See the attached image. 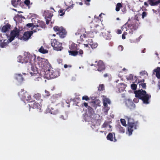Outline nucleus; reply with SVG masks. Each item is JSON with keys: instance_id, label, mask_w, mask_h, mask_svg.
<instances>
[{"instance_id": "nucleus-1", "label": "nucleus", "mask_w": 160, "mask_h": 160, "mask_svg": "<svg viewBox=\"0 0 160 160\" xmlns=\"http://www.w3.org/2000/svg\"><path fill=\"white\" fill-rule=\"evenodd\" d=\"M140 22L137 19H134L130 24L128 25L126 24L122 27V31H126L129 34L131 35L134 31L136 30L139 27Z\"/></svg>"}, {"instance_id": "nucleus-2", "label": "nucleus", "mask_w": 160, "mask_h": 160, "mask_svg": "<svg viewBox=\"0 0 160 160\" xmlns=\"http://www.w3.org/2000/svg\"><path fill=\"white\" fill-rule=\"evenodd\" d=\"M36 55L33 54H30L28 52L24 54V57L23 58L24 63H27L28 69L31 68V67H34V65H36V62L35 61L36 59Z\"/></svg>"}, {"instance_id": "nucleus-3", "label": "nucleus", "mask_w": 160, "mask_h": 160, "mask_svg": "<svg viewBox=\"0 0 160 160\" xmlns=\"http://www.w3.org/2000/svg\"><path fill=\"white\" fill-rule=\"evenodd\" d=\"M134 93L136 98L142 99L143 103L146 104L149 103V99L151 98V95L147 94L145 90L141 89L135 91Z\"/></svg>"}, {"instance_id": "nucleus-4", "label": "nucleus", "mask_w": 160, "mask_h": 160, "mask_svg": "<svg viewBox=\"0 0 160 160\" xmlns=\"http://www.w3.org/2000/svg\"><path fill=\"white\" fill-rule=\"evenodd\" d=\"M37 59L38 62H36V65L34 67L37 66L38 69L45 71L50 67V64L47 59L40 57L38 58Z\"/></svg>"}, {"instance_id": "nucleus-5", "label": "nucleus", "mask_w": 160, "mask_h": 160, "mask_svg": "<svg viewBox=\"0 0 160 160\" xmlns=\"http://www.w3.org/2000/svg\"><path fill=\"white\" fill-rule=\"evenodd\" d=\"M125 118L128 121V134L130 136L132 134L133 130L136 129V124L134 122L133 119L129 117L125 116Z\"/></svg>"}, {"instance_id": "nucleus-6", "label": "nucleus", "mask_w": 160, "mask_h": 160, "mask_svg": "<svg viewBox=\"0 0 160 160\" xmlns=\"http://www.w3.org/2000/svg\"><path fill=\"white\" fill-rule=\"evenodd\" d=\"M28 72L31 75L32 78L36 81H38L41 79L39 74L38 73L37 66L31 67V68L28 69Z\"/></svg>"}, {"instance_id": "nucleus-7", "label": "nucleus", "mask_w": 160, "mask_h": 160, "mask_svg": "<svg viewBox=\"0 0 160 160\" xmlns=\"http://www.w3.org/2000/svg\"><path fill=\"white\" fill-rule=\"evenodd\" d=\"M44 71L45 72V77L48 79L53 78H56L59 76V72L58 71H54L51 69H49Z\"/></svg>"}, {"instance_id": "nucleus-8", "label": "nucleus", "mask_w": 160, "mask_h": 160, "mask_svg": "<svg viewBox=\"0 0 160 160\" xmlns=\"http://www.w3.org/2000/svg\"><path fill=\"white\" fill-rule=\"evenodd\" d=\"M24 89H22L20 92H19L18 94L21 99L24 102H28L31 99V97L27 92H24Z\"/></svg>"}, {"instance_id": "nucleus-9", "label": "nucleus", "mask_w": 160, "mask_h": 160, "mask_svg": "<svg viewBox=\"0 0 160 160\" xmlns=\"http://www.w3.org/2000/svg\"><path fill=\"white\" fill-rule=\"evenodd\" d=\"M51 44L54 50L61 51L62 49V43L58 42L56 39L51 40Z\"/></svg>"}, {"instance_id": "nucleus-10", "label": "nucleus", "mask_w": 160, "mask_h": 160, "mask_svg": "<svg viewBox=\"0 0 160 160\" xmlns=\"http://www.w3.org/2000/svg\"><path fill=\"white\" fill-rule=\"evenodd\" d=\"M53 29L55 31L57 32V34H58L60 38H64L65 37L66 32L62 27L56 26L53 28Z\"/></svg>"}, {"instance_id": "nucleus-11", "label": "nucleus", "mask_w": 160, "mask_h": 160, "mask_svg": "<svg viewBox=\"0 0 160 160\" xmlns=\"http://www.w3.org/2000/svg\"><path fill=\"white\" fill-rule=\"evenodd\" d=\"M43 15L45 17L46 24H48L53 16L52 12L48 10L44 11L43 12Z\"/></svg>"}, {"instance_id": "nucleus-12", "label": "nucleus", "mask_w": 160, "mask_h": 160, "mask_svg": "<svg viewBox=\"0 0 160 160\" xmlns=\"http://www.w3.org/2000/svg\"><path fill=\"white\" fill-rule=\"evenodd\" d=\"M20 31L16 28L12 31L10 35V38H9V42H11L15 37H18L19 35Z\"/></svg>"}, {"instance_id": "nucleus-13", "label": "nucleus", "mask_w": 160, "mask_h": 160, "mask_svg": "<svg viewBox=\"0 0 160 160\" xmlns=\"http://www.w3.org/2000/svg\"><path fill=\"white\" fill-rule=\"evenodd\" d=\"M112 126L109 125L108 123L106 121L102 125L101 129L102 130L100 131V132H104L106 134L107 133V131H110L111 130V128Z\"/></svg>"}, {"instance_id": "nucleus-14", "label": "nucleus", "mask_w": 160, "mask_h": 160, "mask_svg": "<svg viewBox=\"0 0 160 160\" xmlns=\"http://www.w3.org/2000/svg\"><path fill=\"white\" fill-rule=\"evenodd\" d=\"M32 22L33 21L37 22V23H35L36 25V28L35 29L40 28H45V24L44 23V22L41 21L40 20H38L36 19H32Z\"/></svg>"}, {"instance_id": "nucleus-15", "label": "nucleus", "mask_w": 160, "mask_h": 160, "mask_svg": "<svg viewBox=\"0 0 160 160\" xmlns=\"http://www.w3.org/2000/svg\"><path fill=\"white\" fill-rule=\"evenodd\" d=\"M33 33V31H30L25 32L23 36L20 39L24 41L28 40Z\"/></svg>"}, {"instance_id": "nucleus-16", "label": "nucleus", "mask_w": 160, "mask_h": 160, "mask_svg": "<svg viewBox=\"0 0 160 160\" xmlns=\"http://www.w3.org/2000/svg\"><path fill=\"white\" fill-rule=\"evenodd\" d=\"M10 42H9V39L3 40L2 37L0 36V45L2 48L5 47L8 45V44Z\"/></svg>"}, {"instance_id": "nucleus-17", "label": "nucleus", "mask_w": 160, "mask_h": 160, "mask_svg": "<svg viewBox=\"0 0 160 160\" xmlns=\"http://www.w3.org/2000/svg\"><path fill=\"white\" fill-rule=\"evenodd\" d=\"M32 103L33 102H30V104H28L30 108L31 107H32V108L36 109L38 111L40 112L41 110V106L40 105L36 102L33 103V104Z\"/></svg>"}, {"instance_id": "nucleus-18", "label": "nucleus", "mask_w": 160, "mask_h": 160, "mask_svg": "<svg viewBox=\"0 0 160 160\" xmlns=\"http://www.w3.org/2000/svg\"><path fill=\"white\" fill-rule=\"evenodd\" d=\"M98 70L99 71H101L105 69V65L102 61L99 60L97 64Z\"/></svg>"}, {"instance_id": "nucleus-19", "label": "nucleus", "mask_w": 160, "mask_h": 160, "mask_svg": "<svg viewBox=\"0 0 160 160\" xmlns=\"http://www.w3.org/2000/svg\"><path fill=\"white\" fill-rule=\"evenodd\" d=\"M68 52L69 55L73 56H76L78 55V53L79 55L82 56L83 54V51L82 50H79L78 51H69Z\"/></svg>"}, {"instance_id": "nucleus-20", "label": "nucleus", "mask_w": 160, "mask_h": 160, "mask_svg": "<svg viewBox=\"0 0 160 160\" xmlns=\"http://www.w3.org/2000/svg\"><path fill=\"white\" fill-rule=\"evenodd\" d=\"M126 105L128 107L131 108L135 107V104L133 103L132 100L128 99L125 101Z\"/></svg>"}, {"instance_id": "nucleus-21", "label": "nucleus", "mask_w": 160, "mask_h": 160, "mask_svg": "<svg viewBox=\"0 0 160 160\" xmlns=\"http://www.w3.org/2000/svg\"><path fill=\"white\" fill-rule=\"evenodd\" d=\"M102 102L103 106L108 105V104L110 105L111 104V101L109 99L107 98L106 96H102Z\"/></svg>"}, {"instance_id": "nucleus-22", "label": "nucleus", "mask_w": 160, "mask_h": 160, "mask_svg": "<svg viewBox=\"0 0 160 160\" xmlns=\"http://www.w3.org/2000/svg\"><path fill=\"white\" fill-rule=\"evenodd\" d=\"M27 26L28 27L30 28L32 27V30L31 31H33V32H37V31H39V30H40V29L39 28L35 29V24H34L33 23L27 24Z\"/></svg>"}, {"instance_id": "nucleus-23", "label": "nucleus", "mask_w": 160, "mask_h": 160, "mask_svg": "<svg viewBox=\"0 0 160 160\" xmlns=\"http://www.w3.org/2000/svg\"><path fill=\"white\" fill-rule=\"evenodd\" d=\"M47 111H48L49 113H50L52 114H56L58 112V111L57 109L54 110V108H52L48 107Z\"/></svg>"}, {"instance_id": "nucleus-24", "label": "nucleus", "mask_w": 160, "mask_h": 160, "mask_svg": "<svg viewBox=\"0 0 160 160\" xmlns=\"http://www.w3.org/2000/svg\"><path fill=\"white\" fill-rule=\"evenodd\" d=\"M118 87L119 92H121L124 91L126 87V86L123 83H120L118 85Z\"/></svg>"}, {"instance_id": "nucleus-25", "label": "nucleus", "mask_w": 160, "mask_h": 160, "mask_svg": "<svg viewBox=\"0 0 160 160\" xmlns=\"http://www.w3.org/2000/svg\"><path fill=\"white\" fill-rule=\"evenodd\" d=\"M15 78L19 82H22L23 79L22 77V75L20 74H16L15 75Z\"/></svg>"}, {"instance_id": "nucleus-26", "label": "nucleus", "mask_w": 160, "mask_h": 160, "mask_svg": "<svg viewBox=\"0 0 160 160\" xmlns=\"http://www.w3.org/2000/svg\"><path fill=\"white\" fill-rule=\"evenodd\" d=\"M149 4L151 6L157 5L160 3V0H148Z\"/></svg>"}, {"instance_id": "nucleus-27", "label": "nucleus", "mask_w": 160, "mask_h": 160, "mask_svg": "<svg viewBox=\"0 0 160 160\" xmlns=\"http://www.w3.org/2000/svg\"><path fill=\"white\" fill-rule=\"evenodd\" d=\"M11 26L9 24H7L3 26L2 29V31L5 32L10 29Z\"/></svg>"}, {"instance_id": "nucleus-28", "label": "nucleus", "mask_w": 160, "mask_h": 160, "mask_svg": "<svg viewBox=\"0 0 160 160\" xmlns=\"http://www.w3.org/2000/svg\"><path fill=\"white\" fill-rule=\"evenodd\" d=\"M90 42H88V44L91 46V48H95L97 47L98 46V44L96 42H93L92 41V40L91 39L89 40Z\"/></svg>"}, {"instance_id": "nucleus-29", "label": "nucleus", "mask_w": 160, "mask_h": 160, "mask_svg": "<svg viewBox=\"0 0 160 160\" xmlns=\"http://www.w3.org/2000/svg\"><path fill=\"white\" fill-rule=\"evenodd\" d=\"M88 109V111L87 112V114L89 116L88 118H91L90 117H91L92 115L94 114V112L93 109L90 107H89Z\"/></svg>"}, {"instance_id": "nucleus-30", "label": "nucleus", "mask_w": 160, "mask_h": 160, "mask_svg": "<svg viewBox=\"0 0 160 160\" xmlns=\"http://www.w3.org/2000/svg\"><path fill=\"white\" fill-rule=\"evenodd\" d=\"M154 71L156 72V76L158 78H160V68L158 67L157 68L154 70Z\"/></svg>"}, {"instance_id": "nucleus-31", "label": "nucleus", "mask_w": 160, "mask_h": 160, "mask_svg": "<svg viewBox=\"0 0 160 160\" xmlns=\"http://www.w3.org/2000/svg\"><path fill=\"white\" fill-rule=\"evenodd\" d=\"M117 129L120 132L124 133L125 132V130L122 127L119 125H117Z\"/></svg>"}, {"instance_id": "nucleus-32", "label": "nucleus", "mask_w": 160, "mask_h": 160, "mask_svg": "<svg viewBox=\"0 0 160 160\" xmlns=\"http://www.w3.org/2000/svg\"><path fill=\"white\" fill-rule=\"evenodd\" d=\"M38 51L40 53L43 54L46 53L48 52V50L47 49H45L42 46L41 47Z\"/></svg>"}, {"instance_id": "nucleus-33", "label": "nucleus", "mask_w": 160, "mask_h": 160, "mask_svg": "<svg viewBox=\"0 0 160 160\" xmlns=\"http://www.w3.org/2000/svg\"><path fill=\"white\" fill-rule=\"evenodd\" d=\"M33 97L36 100H40L41 96L40 94L37 93L34 95Z\"/></svg>"}, {"instance_id": "nucleus-34", "label": "nucleus", "mask_w": 160, "mask_h": 160, "mask_svg": "<svg viewBox=\"0 0 160 160\" xmlns=\"http://www.w3.org/2000/svg\"><path fill=\"white\" fill-rule=\"evenodd\" d=\"M12 5L15 7H18L20 4L18 3L16 0H12Z\"/></svg>"}, {"instance_id": "nucleus-35", "label": "nucleus", "mask_w": 160, "mask_h": 160, "mask_svg": "<svg viewBox=\"0 0 160 160\" xmlns=\"http://www.w3.org/2000/svg\"><path fill=\"white\" fill-rule=\"evenodd\" d=\"M77 45L74 43H72L69 45V47L70 49L71 50H74L77 47Z\"/></svg>"}, {"instance_id": "nucleus-36", "label": "nucleus", "mask_w": 160, "mask_h": 160, "mask_svg": "<svg viewBox=\"0 0 160 160\" xmlns=\"http://www.w3.org/2000/svg\"><path fill=\"white\" fill-rule=\"evenodd\" d=\"M104 106V108L103 109V111L105 114H107L108 111L110 109V108L108 107V105Z\"/></svg>"}, {"instance_id": "nucleus-37", "label": "nucleus", "mask_w": 160, "mask_h": 160, "mask_svg": "<svg viewBox=\"0 0 160 160\" xmlns=\"http://www.w3.org/2000/svg\"><path fill=\"white\" fill-rule=\"evenodd\" d=\"M107 138L108 140L111 141H113V134L111 133H109L107 136Z\"/></svg>"}, {"instance_id": "nucleus-38", "label": "nucleus", "mask_w": 160, "mask_h": 160, "mask_svg": "<svg viewBox=\"0 0 160 160\" xmlns=\"http://www.w3.org/2000/svg\"><path fill=\"white\" fill-rule=\"evenodd\" d=\"M122 5L120 3H118L116 5V11L118 12L120 10V8L122 7Z\"/></svg>"}, {"instance_id": "nucleus-39", "label": "nucleus", "mask_w": 160, "mask_h": 160, "mask_svg": "<svg viewBox=\"0 0 160 160\" xmlns=\"http://www.w3.org/2000/svg\"><path fill=\"white\" fill-rule=\"evenodd\" d=\"M18 61L19 62L21 63H24V61H23V58H22V57L21 56H19L18 57Z\"/></svg>"}, {"instance_id": "nucleus-40", "label": "nucleus", "mask_w": 160, "mask_h": 160, "mask_svg": "<svg viewBox=\"0 0 160 160\" xmlns=\"http://www.w3.org/2000/svg\"><path fill=\"white\" fill-rule=\"evenodd\" d=\"M140 75L141 76H144L146 75V76H148V74L147 72L145 71H142L140 72Z\"/></svg>"}, {"instance_id": "nucleus-41", "label": "nucleus", "mask_w": 160, "mask_h": 160, "mask_svg": "<svg viewBox=\"0 0 160 160\" xmlns=\"http://www.w3.org/2000/svg\"><path fill=\"white\" fill-rule=\"evenodd\" d=\"M121 122L122 123V125L125 126H126V121L125 119H120Z\"/></svg>"}, {"instance_id": "nucleus-42", "label": "nucleus", "mask_w": 160, "mask_h": 160, "mask_svg": "<svg viewBox=\"0 0 160 160\" xmlns=\"http://www.w3.org/2000/svg\"><path fill=\"white\" fill-rule=\"evenodd\" d=\"M104 86L103 84H100L99 85L98 89L99 91H102L104 90Z\"/></svg>"}, {"instance_id": "nucleus-43", "label": "nucleus", "mask_w": 160, "mask_h": 160, "mask_svg": "<svg viewBox=\"0 0 160 160\" xmlns=\"http://www.w3.org/2000/svg\"><path fill=\"white\" fill-rule=\"evenodd\" d=\"M64 9H61L59 11V13L60 14V15L61 16H62L65 13V11H64Z\"/></svg>"}, {"instance_id": "nucleus-44", "label": "nucleus", "mask_w": 160, "mask_h": 160, "mask_svg": "<svg viewBox=\"0 0 160 160\" xmlns=\"http://www.w3.org/2000/svg\"><path fill=\"white\" fill-rule=\"evenodd\" d=\"M137 85L135 84H132L131 85V88L133 90H135L137 88Z\"/></svg>"}, {"instance_id": "nucleus-45", "label": "nucleus", "mask_w": 160, "mask_h": 160, "mask_svg": "<svg viewBox=\"0 0 160 160\" xmlns=\"http://www.w3.org/2000/svg\"><path fill=\"white\" fill-rule=\"evenodd\" d=\"M127 78L128 80H131L133 78V76L131 74H130L128 76H127Z\"/></svg>"}, {"instance_id": "nucleus-46", "label": "nucleus", "mask_w": 160, "mask_h": 160, "mask_svg": "<svg viewBox=\"0 0 160 160\" xmlns=\"http://www.w3.org/2000/svg\"><path fill=\"white\" fill-rule=\"evenodd\" d=\"M128 34V32H124L123 34L122 35V39H125L126 38L125 36L127 35Z\"/></svg>"}, {"instance_id": "nucleus-47", "label": "nucleus", "mask_w": 160, "mask_h": 160, "mask_svg": "<svg viewBox=\"0 0 160 160\" xmlns=\"http://www.w3.org/2000/svg\"><path fill=\"white\" fill-rule=\"evenodd\" d=\"M24 3L27 6H28L30 4V1L29 0H25Z\"/></svg>"}, {"instance_id": "nucleus-48", "label": "nucleus", "mask_w": 160, "mask_h": 160, "mask_svg": "<svg viewBox=\"0 0 160 160\" xmlns=\"http://www.w3.org/2000/svg\"><path fill=\"white\" fill-rule=\"evenodd\" d=\"M82 99L83 100H85L86 101H88L89 100V99L88 97L87 96H83L82 97Z\"/></svg>"}, {"instance_id": "nucleus-49", "label": "nucleus", "mask_w": 160, "mask_h": 160, "mask_svg": "<svg viewBox=\"0 0 160 160\" xmlns=\"http://www.w3.org/2000/svg\"><path fill=\"white\" fill-rule=\"evenodd\" d=\"M123 49V47L122 45L118 46V50L119 51H122Z\"/></svg>"}, {"instance_id": "nucleus-50", "label": "nucleus", "mask_w": 160, "mask_h": 160, "mask_svg": "<svg viewBox=\"0 0 160 160\" xmlns=\"http://www.w3.org/2000/svg\"><path fill=\"white\" fill-rule=\"evenodd\" d=\"M147 14L145 12H143L142 15V18H143L145 17L146 16Z\"/></svg>"}, {"instance_id": "nucleus-51", "label": "nucleus", "mask_w": 160, "mask_h": 160, "mask_svg": "<svg viewBox=\"0 0 160 160\" xmlns=\"http://www.w3.org/2000/svg\"><path fill=\"white\" fill-rule=\"evenodd\" d=\"M139 85H141V86H142V88H146V83H145L140 84Z\"/></svg>"}, {"instance_id": "nucleus-52", "label": "nucleus", "mask_w": 160, "mask_h": 160, "mask_svg": "<svg viewBox=\"0 0 160 160\" xmlns=\"http://www.w3.org/2000/svg\"><path fill=\"white\" fill-rule=\"evenodd\" d=\"M138 101H139L138 98H134L133 99V101L135 103H138Z\"/></svg>"}, {"instance_id": "nucleus-53", "label": "nucleus", "mask_w": 160, "mask_h": 160, "mask_svg": "<svg viewBox=\"0 0 160 160\" xmlns=\"http://www.w3.org/2000/svg\"><path fill=\"white\" fill-rule=\"evenodd\" d=\"M45 92L46 94H45V95L48 96H49L50 95L49 92L47 91L46 90H45Z\"/></svg>"}, {"instance_id": "nucleus-54", "label": "nucleus", "mask_w": 160, "mask_h": 160, "mask_svg": "<svg viewBox=\"0 0 160 160\" xmlns=\"http://www.w3.org/2000/svg\"><path fill=\"white\" fill-rule=\"evenodd\" d=\"M97 19V21H99V19L98 18V17L96 15L94 16V20L96 21Z\"/></svg>"}, {"instance_id": "nucleus-55", "label": "nucleus", "mask_w": 160, "mask_h": 160, "mask_svg": "<svg viewBox=\"0 0 160 160\" xmlns=\"http://www.w3.org/2000/svg\"><path fill=\"white\" fill-rule=\"evenodd\" d=\"M122 32L121 30L118 29L117 32V33L118 34H121Z\"/></svg>"}, {"instance_id": "nucleus-56", "label": "nucleus", "mask_w": 160, "mask_h": 160, "mask_svg": "<svg viewBox=\"0 0 160 160\" xmlns=\"http://www.w3.org/2000/svg\"><path fill=\"white\" fill-rule=\"evenodd\" d=\"M84 105L86 107H88V108H89V107L88 106V104H87V103L86 102H85V103H84Z\"/></svg>"}, {"instance_id": "nucleus-57", "label": "nucleus", "mask_w": 160, "mask_h": 160, "mask_svg": "<svg viewBox=\"0 0 160 160\" xmlns=\"http://www.w3.org/2000/svg\"><path fill=\"white\" fill-rule=\"evenodd\" d=\"M61 118H62V119H64V120H65L67 119V117L66 116L65 117V118H63V116H61Z\"/></svg>"}, {"instance_id": "nucleus-58", "label": "nucleus", "mask_w": 160, "mask_h": 160, "mask_svg": "<svg viewBox=\"0 0 160 160\" xmlns=\"http://www.w3.org/2000/svg\"><path fill=\"white\" fill-rule=\"evenodd\" d=\"M81 38H82V37H84V38H85L86 37V35H84V34H83V35L82 36V35H81L80 36Z\"/></svg>"}, {"instance_id": "nucleus-59", "label": "nucleus", "mask_w": 160, "mask_h": 160, "mask_svg": "<svg viewBox=\"0 0 160 160\" xmlns=\"http://www.w3.org/2000/svg\"><path fill=\"white\" fill-rule=\"evenodd\" d=\"M144 5L146 6H148V3L147 2H144Z\"/></svg>"}, {"instance_id": "nucleus-60", "label": "nucleus", "mask_w": 160, "mask_h": 160, "mask_svg": "<svg viewBox=\"0 0 160 160\" xmlns=\"http://www.w3.org/2000/svg\"><path fill=\"white\" fill-rule=\"evenodd\" d=\"M85 3L87 5H89V2H85Z\"/></svg>"}, {"instance_id": "nucleus-61", "label": "nucleus", "mask_w": 160, "mask_h": 160, "mask_svg": "<svg viewBox=\"0 0 160 160\" xmlns=\"http://www.w3.org/2000/svg\"><path fill=\"white\" fill-rule=\"evenodd\" d=\"M64 67L65 68H67L68 67V65L67 64H65L64 65Z\"/></svg>"}, {"instance_id": "nucleus-62", "label": "nucleus", "mask_w": 160, "mask_h": 160, "mask_svg": "<svg viewBox=\"0 0 160 160\" xmlns=\"http://www.w3.org/2000/svg\"><path fill=\"white\" fill-rule=\"evenodd\" d=\"M84 45V46H85V47H88V45H89V44H88H88H85Z\"/></svg>"}, {"instance_id": "nucleus-63", "label": "nucleus", "mask_w": 160, "mask_h": 160, "mask_svg": "<svg viewBox=\"0 0 160 160\" xmlns=\"http://www.w3.org/2000/svg\"><path fill=\"white\" fill-rule=\"evenodd\" d=\"M104 15V14H103V13H101L99 15V17H100L102 15Z\"/></svg>"}, {"instance_id": "nucleus-64", "label": "nucleus", "mask_w": 160, "mask_h": 160, "mask_svg": "<svg viewBox=\"0 0 160 160\" xmlns=\"http://www.w3.org/2000/svg\"><path fill=\"white\" fill-rule=\"evenodd\" d=\"M79 4L80 5H82V2H79Z\"/></svg>"}]
</instances>
